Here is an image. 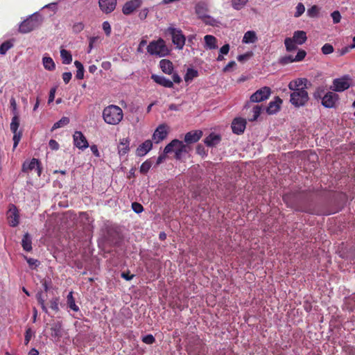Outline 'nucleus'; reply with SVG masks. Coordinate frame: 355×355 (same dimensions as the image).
Masks as SVG:
<instances>
[{"instance_id": "55", "label": "nucleus", "mask_w": 355, "mask_h": 355, "mask_svg": "<svg viewBox=\"0 0 355 355\" xmlns=\"http://www.w3.org/2000/svg\"><path fill=\"white\" fill-rule=\"evenodd\" d=\"M84 24L82 22H78L73 25V32L75 33H79L84 28Z\"/></svg>"}, {"instance_id": "8", "label": "nucleus", "mask_w": 355, "mask_h": 355, "mask_svg": "<svg viewBox=\"0 0 355 355\" xmlns=\"http://www.w3.org/2000/svg\"><path fill=\"white\" fill-rule=\"evenodd\" d=\"M42 24V17L39 14H33L26 19L24 20L19 28L21 33H28L38 28Z\"/></svg>"}, {"instance_id": "29", "label": "nucleus", "mask_w": 355, "mask_h": 355, "mask_svg": "<svg viewBox=\"0 0 355 355\" xmlns=\"http://www.w3.org/2000/svg\"><path fill=\"white\" fill-rule=\"evenodd\" d=\"M22 248L26 252H31L33 247H32V239L31 237V235L26 232L24 235V238H22Z\"/></svg>"}, {"instance_id": "7", "label": "nucleus", "mask_w": 355, "mask_h": 355, "mask_svg": "<svg viewBox=\"0 0 355 355\" xmlns=\"http://www.w3.org/2000/svg\"><path fill=\"white\" fill-rule=\"evenodd\" d=\"M307 40L306 34L303 31L294 32L292 37H286L284 40V44L288 52L295 51L297 44H303Z\"/></svg>"}, {"instance_id": "32", "label": "nucleus", "mask_w": 355, "mask_h": 355, "mask_svg": "<svg viewBox=\"0 0 355 355\" xmlns=\"http://www.w3.org/2000/svg\"><path fill=\"white\" fill-rule=\"evenodd\" d=\"M129 141L127 139L121 140L119 146V154L120 155H125L129 151Z\"/></svg>"}, {"instance_id": "45", "label": "nucleus", "mask_w": 355, "mask_h": 355, "mask_svg": "<svg viewBox=\"0 0 355 355\" xmlns=\"http://www.w3.org/2000/svg\"><path fill=\"white\" fill-rule=\"evenodd\" d=\"M151 167V162L150 160H146L142 163L139 168V171L141 173L146 174L148 173Z\"/></svg>"}, {"instance_id": "17", "label": "nucleus", "mask_w": 355, "mask_h": 355, "mask_svg": "<svg viewBox=\"0 0 355 355\" xmlns=\"http://www.w3.org/2000/svg\"><path fill=\"white\" fill-rule=\"evenodd\" d=\"M168 135L167 125L165 124L159 125L153 134V140L158 144L164 140Z\"/></svg>"}, {"instance_id": "2", "label": "nucleus", "mask_w": 355, "mask_h": 355, "mask_svg": "<svg viewBox=\"0 0 355 355\" xmlns=\"http://www.w3.org/2000/svg\"><path fill=\"white\" fill-rule=\"evenodd\" d=\"M284 202L288 207L295 209L297 211L305 212L311 214H318L311 206L304 205L306 196L304 193H299V196L295 194H286L283 196Z\"/></svg>"}, {"instance_id": "27", "label": "nucleus", "mask_w": 355, "mask_h": 355, "mask_svg": "<svg viewBox=\"0 0 355 355\" xmlns=\"http://www.w3.org/2000/svg\"><path fill=\"white\" fill-rule=\"evenodd\" d=\"M205 42V49H216L218 48L217 46V39L210 35H207L204 37Z\"/></svg>"}, {"instance_id": "12", "label": "nucleus", "mask_w": 355, "mask_h": 355, "mask_svg": "<svg viewBox=\"0 0 355 355\" xmlns=\"http://www.w3.org/2000/svg\"><path fill=\"white\" fill-rule=\"evenodd\" d=\"M19 127V117L17 114H15L12 117L11 123L10 124V129L13 133L12 140L14 149L17 146L22 137V132L21 130H18Z\"/></svg>"}, {"instance_id": "31", "label": "nucleus", "mask_w": 355, "mask_h": 355, "mask_svg": "<svg viewBox=\"0 0 355 355\" xmlns=\"http://www.w3.org/2000/svg\"><path fill=\"white\" fill-rule=\"evenodd\" d=\"M42 64L44 67L49 71H52L55 68L53 60L50 56H44L42 58Z\"/></svg>"}, {"instance_id": "16", "label": "nucleus", "mask_w": 355, "mask_h": 355, "mask_svg": "<svg viewBox=\"0 0 355 355\" xmlns=\"http://www.w3.org/2000/svg\"><path fill=\"white\" fill-rule=\"evenodd\" d=\"M7 218L8 224L10 227H17L19 223V214L17 208L15 205H10V209L7 212Z\"/></svg>"}, {"instance_id": "24", "label": "nucleus", "mask_w": 355, "mask_h": 355, "mask_svg": "<svg viewBox=\"0 0 355 355\" xmlns=\"http://www.w3.org/2000/svg\"><path fill=\"white\" fill-rule=\"evenodd\" d=\"M282 100L277 96L275 101H270L268 106L266 107V111L268 114H273L277 113L280 110V105Z\"/></svg>"}, {"instance_id": "57", "label": "nucleus", "mask_w": 355, "mask_h": 355, "mask_svg": "<svg viewBox=\"0 0 355 355\" xmlns=\"http://www.w3.org/2000/svg\"><path fill=\"white\" fill-rule=\"evenodd\" d=\"M121 277L126 280H131L135 277V275L131 274L130 272L128 270L123 272L122 274H121Z\"/></svg>"}, {"instance_id": "23", "label": "nucleus", "mask_w": 355, "mask_h": 355, "mask_svg": "<svg viewBox=\"0 0 355 355\" xmlns=\"http://www.w3.org/2000/svg\"><path fill=\"white\" fill-rule=\"evenodd\" d=\"M153 143L148 139L140 144L136 149V154L138 156H144L152 149Z\"/></svg>"}, {"instance_id": "43", "label": "nucleus", "mask_w": 355, "mask_h": 355, "mask_svg": "<svg viewBox=\"0 0 355 355\" xmlns=\"http://www.w3.org/2000/svg\"><path fill=\"white\" fill-rule=\"evenodd\" d=\"M321 51L324 55H329L334 53V46L330 43H325L321 48Z\"/></svg>"}, {"instance_id": "20", "label": "nucleus", "mask_w": 355, "mask_h": 355, "mask_svg": "<svg viewBox=\"0 0 355 355\" xmlns=\"http://www.w3.org/2000/svg\"><path fill=\"white\" fill-rule=\"evenodd\" d=\"M202 135L203 132L200 130L189 131L184 136V142L187 145L196 143L202 138Z\"/></svg>"}, {"instance_id": "30", "label": "nucleus", "mask_w": 355, "mask_h": 355, "mask_svg": "<svg viewBox=\"0 0 355 355\" xmlns=\"http://www.w3.org/2000/svg\"><path fill=\"white\" fill-rule=\"evenodd\" d=\"M73 291H70L67 295V304L72 309L73 311H78L80 310L79 306L76 304L75 299L73 295Z\"/></svg>"}, {"instance_id": "42", "label": "nucleus", "mask_w": 355, "mask_h": 355, "mask_svg": "<svg viewBox=\"0 0 355 355\" xmlns=\"http://www.w3.org/2000/svg\"><path fill=\"white\" fill-rule=\"evenodd\" d=\"M292 62H295L294 60V56L292 55L281 57L279 60V63L282 65H286Z\"/></svg>"}, {"instance_id": "48", "label": "nucleus", "mask_w": 355, "mask_h": 355, "mask_svg": "<svg viewBox=\"0 0 355 355\" xmlns=\"http://www.w3.org/2000/svg\"><path fill=\"white\" fill-rule=\"evenodd\" d=\"M51 304V309H53L55 313H58L59 311V298L58 297H54L50 301Z\"/></svg>"}, {"instance_id": "41", "label": "nucleus", "mask_w": 355, "mask_h": 355, "mask_svg": "<svg viewBox=\"0 0 355 355\" xmlns=\"http://www.w3.org/2000/svg\"><path fill=\"white\" fill-rule=\"evenodd\" d=\"M12 47V43L10 40L3 42L0 46V53L5 55Z\"/></svg>"}, {"instance_id": "58", "label": "nucleus", "mask_w": 355, "mask_h": 355, "mask_svg": "<svg viewBox=\"0 0 355 355\" xmlns=\"http://www.w3.org/2000/svg\"><path fill=\"white\" fill-rule=\"evenodd\" d=\"M148 12H149V10L148 8H144V9L141 10L140 12H139V19L141 20L146 19Z\"/></svg>"}, {"instance_id": "13", "label": "nucleus", "mask_w": 355, "mask_h": 355, "mask_svg": "<svg viewBox=\"0 0 355 355\" xmlns=\"http://www.w3.org/2000/svg\"><path fill=\"white\" fill-rule=\"evenodd\" d=\"M168 33L172 37V41L176 46L178 49H182L185 44L186 37L182 34L180 29L176 28L170 27L168 28Z\"/></svg>"}, {"instance_id": "63", "label": "nucleus", "mask_w": 355, "mask_h": 355, "mask_svg": "<svg viewBox=\"0 0 355 355\" xmlns=\"http://www.w3.org/2000/svg\"><path fill=\"white\" fill-rule=\"evenodd\" d=\"M350 49H352L350 48V46H349L344 47L340 50H338V55L342 56V55H345L346 53H347L349 52V51Z\"/></svg>"}, {"instance_id": "15", "label": "nucleus", "mask_w": 355, "mask_h": 355, "mask_svg": "<svg viewBox=\"0 0 355 355\" xmlns=\"http://www.w3.org/2000/svg\"><path fill=\"white\" fill-rule=\"evenodd\" d=\"M33 170L36 171L37 176H40L42 173V167L38 159L33 158L30 161L24 162V164H22V171L24 173H29Z\"/></svg>"}, {"instance_id": "59", "label": "nucleus", "mask_w": 355, "mask_h": 355, "mask_svg": "<svg viewBox=\"0 0 355 355\" xmlns=\"http://www.w3.org/2000/svg\"><path fill=\"white\" fill-rule=\"evenodd\" d=\"M72 75L71 72H64L62 73V79L65 84H67L71 79Z\"/></svg>"}, {"instance_id": "11", "label": "nucleus", "mask_w": 355, "mask_h": 355, "mask_svg": "<svg viewBox=\"0 0 355 355\" xmlns=\"http://www.w3.org/2000/svg\"><path fill=\"white\" fill-rule=\"evenodd\" d=\"M352 85V79L349 76H345L333 80V84L330 86L329 89L336 92H343L348 89Z\"/></svg>"}, {"instance_id": "52", "label": "nucleus", "mask_w": 355, "mask_h": 355, "mask_svg": "<svg viewBox=\"0 0 355 355\" xmlns=\"http://www.w3.org/2000/svg\"><path fill=\"white\" fill-rule=\"evenodd\" d=\"M142 342L148 345H151L155 342V338L153 335L148 334L142 338Z\"/></svg>"}, {"instance_id": "3", "label": "nucleus", "mask_w": 355, "mask_h": 355, "mask_svg": "<svg viewBox=\"0 0 355 355\" xmlns=\"http://www.w3.org/2000/svg\"><path fill=\"white\" fill-rule=\"evenodd\" d=\"M123 110L120 107L110 104L103 111L104 121L109 125H118L123 120Z\"/></svg>"}, {"instance_id": "6", "label": "nucleus", "mask_w": 355, "mask_h": 355, "mask_svg": "<svg viewBox=\"0 0 355 355\" xmlns=\"http://www.w3.org/2000/svg\"><path fill=\"white\" fill-rule=\"evenodd\" d=\"M147 51L151 55L164 57L169 54V50L162 38L152 40L147 46Z\"/></svg>"}, {"instance_id": "36", "label": "nucleus", "mask_w": 355, "mask_h": 355, "mask_svg": "<svg viewBox=\"0 0 355 355\" xmlns=\"http://www.w3.org/2000/svg\"><path fill=\"white\" fill-rule=\"evenodd\" d=\"M60 56L62 60V63L64 64H69L72 62V55L71 53L66 49L60 51Z\"/></svg>"}, {"instance_id": "18", "label": "nucleus", "mask_w": 355, "mask_h": 355, "mask_svg": "<svg viewBox=\"0 0 355 355\" xmlns=\"http://www.w3.org/2000/svg\"><path fill=\"white\" fill-rule=\"evenodd\" d=\"M247 121L244 118L236 117L232 123V131L234 134L239 135L243 134L246 128Z\"/></svg>"}, {"instance_id": "44", "label": "nucleus", "mask_w": 355, "mask_h": 355, "mask_svg": "<svg viewBox=\"0 0 355 355\" xmlns=\"http://www.w3.org/2000/svg\"><path fill=\"white\" fill-rule=\"evenodd\" d=\"M248 0H232V6L236 10H239L245 6Z\"/></svg>"}, {"instance_id": "51", "label": "nucleus", "mask_w": 355, "mask_h": 355, "mask_svg": "<svg viewBox=\"0 0 355 355\" xmlns=\"http://www.w3.org/2000/svg\"><path fill=\"white\" fill-rule=\"evenodd\" d=\"M132 209L136 214H140L144 211V207L141 204L134 202L132 203Z\"/></svg>"}, {"instance_id": "19", "label": "nucleus", "mask_w": 355, "mask_h": 355, "mask_svg": "<svg viewBox=\"0 0 355 355\" xmlns=\"http://www.w3.org/2000/svg\"><path fill=\"white\" fill-rule=\"evenodd\" d=\"M74 145L79 149H86L89 146L87 140L81 131H76L73 134Z\"/></svg>"}, {"instance_id": "53", "label": "nucleus", "mask_w": 355, "mask_h": 355, "mask_svg": "<svg viewBox=\"0 0 355 355\" xmlns=\"http://www.w3.org/2000/svg\"><path fill=\"white\" fill-rule=\"evenodd\" d=\"M196 153L198 155H200L202 157L207 155V153L206 152L205 147L202 144H198L196 148Z\"/></svg>"}, {"instance_id": "49", "label": "nucleus", "mask_w": 355, "mask_h": 355, "mask_svg": "<svg viewBox=\"0 0 355 355\" xmlns=\"http://www.w3.org/2000/svg\"><path fill=\"white\" fill-rule=\"evenodd\" d=\"M306 53L304 50H299L297 53L296 55L294 56V60L295 62H302L306 56Z\"/></svg>"}, {"instance_id": "10", "label": "nucleus", "mask_w": 355, "mask_h": 355, "mask_svg": "<svg viewBox=\"0 0 355 355\" xmlns=\"http://www.w3.org/2000/svg\"><path fill=\"white\" fill-rule=\"evenodd\" d=\"M272 93L268 86H263L250 96V101L245 104V108L248 109L250 103H259L268 99Z\"/></svg>"}, {"instance_id": "62", "label": "nucleus", "mask_w": 355, "mask_h": 355, "mask_svg": "<svg viewBox=\"0 0 355 355\" xmlns=\"http://www.w3.org/2000/svg\"><path fill=\"white\" fill-rule=\"evenodd\" d=\"M98 40V37H92L89 39V51H88V53H90L91 51L94 48V43L97 41Z\"/></svg>"}, {"instance_id": "50", "label": "nucleus", "mask_w": 355, "mask_h": 355, "mask_svg": "<svg viewBox=\"0 0 355 355\" xmlns=\"http://www.w3.org/2000/svg\"><path fill=\"white\" fill-rule=\"evenodd\" d=\"M33 334H34V333L31 328H28L26 330L25 334H24V345H27L29 343L30 340L31 339Z\"/></svg>"}, {"instance_id": "25", "label": "nucleus", "mask_w": 355, "mask_h": 355, "mask_svg": "<svg viewBox=\"0 0 355 355\" xmlns=\"http://www.w3.org/2000/svg\"><path fill=\"white\" fill-rule=\"evenodd\" d=\"M221 141V136L216 133H209L207 137L205 138L204 142L209 147L216 146Z\"/></svg>"}, {"instance_id": "4", "label": "nucleus", "mask_w": 355, "mask_h": 355, "mask_svg": "<svg viewBox=\"0 0 355 355\" xmlns=\"http://www.w3.org/2000/svg\"><path fill=\"white\" fill-rule=\"evenodd\" d=\"M191 149L189 145L175 139L166 146L164 148V153L168 154L174 151L175 159H180L182 154L188 153Z\"/></svg>"}, {"instance_id": "39", "label": "nucleus", "mask_w": 355, "mask_h": 355, "mask_svg": "<svg viewBox=\"0 0 355 355\" xmlns=\"http://www.w3.org/2000/svg\"><path fill=\"white\" fill-rule=\"evenodd\" d=\"M325 93L326 92H325L324 87L320 86V87H318L315 89V91L314 92L313 96V98L315 99L320 100L322 101V97L324 96Z\"/></svg>"}, {"instance_id": "34", "label": "nucleus", "mask_w": 355, "mask_h": 355, "mask_svg": "<svg viewBox=\"0 0 355 355\" xmlns=\"http://www.w3.org/2000/svg\"><path fill=\"white\" fill-rule=\"evenodd\" d=\"M262 111V106L255 105L252 109V116H248V121L250 122L255 121L257 120V118L259 116Z\"/></svg>"}, {"instance_id": "33", "label": "nucleus", "mask_w": 355, "mask_h": 355, "mask_svg": "<svg viewBox=\"0 0 355 355\" xmlns=\"http://www.w3.org/2000/svg\"><path fill=\"white\" fill-rule=\"evenodd\" d=\"M198 76V71L193 68H189L184 76V80L187 83L191 82L193 78Z\"/></svg>"}, {"instance_id": "46", "label": "nucleus", "mask_w": 355, "mask_h": 355, "mask_svg": "<svg viewBox=\"0 0 355 355\" xmlns=\"http://www.w3.org/2000/svg\"><path fill=\"white\" fill-rule=\"evenodd\" d=\"M318 9L317 6H313L311 8H309L306 11L307 16L311 18H315L318 15Z\"/></svg>"}, {"instance_id": "5", "label": "nucleus", "mask_w": 355, "mask_h": 355, "mask_svg": "<svg viewBox=\"0 0 355 355\" xmlns=\"http://www.w3.org/2000/svg\"><path fill=\"white\" fill-rule=\"evenodd\" d=\"M187 351L189 355H202L207 352V347L203 340L195 335L189 338Z\"/></svg>"}, {"instance_id": "9", "label": "nucleus", "mask_w": 355, "mask_h": 355, "mask_svg": "<svg viewBox=\"0 0 355 355\" xmlns=\"http://www.w3.org/2000/svg\"><path fill=\"white\" fill-rule=\"evenodd\" d=\"M195 10L198 18L202 19V21L207 25L214 26H218L219 24L216 19L208 15V8L206 4L202 3H198L196 6Z\"/></svg>"}, {"instance_id": "40", "label": "nucleus", "mask_w": 355, "mask_h": 355, "mask_svg": "<svg viewBox=\"0 0 355 355\" xmlns=\"http://www.w3.org/2000/svg\"><path fill=\"white\" fill-rule=\"evenodd\" d=\"M75 66L77 68V73H76V78L78 80H82L84 78V67L83 64L79 61H76L74 62Z\"/></svg>"}, {"instance_id": "26", "label": "nucleus", "mask_w": 355, "mask_h": 355, "mask_svg": "<svg viewBox=\"0 0 355 355\" xmlns=\"http://www.w3.org/2000/svg\"><path fill=\"white\" fill-rule=\"evenodd\" d=\"M151 79L156 83L161 85L165 87L171 88L173 87V82L164 78V76L152 75Z\"/></svg>"}, {"instance_id": "64", "label": "nucleus", "mask_w": 355, "mask_h": 355, "mask_svg": "<svg viewBox=\"0 0 355 355\" xmlns=\"http://www.w3.org/2000/svg\"><path fill=\"white\" fill-rule=\"evenodd\" d=\"M49 146L51 149H58L59 148V144L53 139H51L49 141Z\"/></svg>"}, {"instance_id": "1", "label": "nucleus", "mask_w": 355, "mask_h": 355, "mask_svg": "<svg viewBox=\"0 0 355 355\" xmlns=\"http://www.w3.org/2000/svg\"><path fill=\"white\" fill-rule=\"evenodd\" d=\"M306 78H297L289 82L288 87L291 91L290 94V103L295 107H304L307 105L309 96L307 89Z\"/></svg>"}, {"instance_id": "54", "label": "nucleus", "mask_w": 355, "mask_h": 355, "mask_svg": "<svg viewBox=\"0 0 355 355\" xmlns=\"http://www.w3.org/2000/svg\"><path fill=\"white\" fill-rule=\"evenodd\" d=\"M331 18H333L334 24H338L340 21L341 15L338 10H334L331 13Z\"/></svg>"}, {"instance_id": "35", "label": "nucleus", "mask_w": 355, "mask_h": 355, "mask_svg": "<svg viewBox=\"0 0 355 355\" xmlns=\"http://www.w3.org/2000/svg\"><path fill=\"white\" fill-rule=\"evenodd\" d=\"M257 37L254 31H248L245 33L243 42V43H254L257 40Z\"/></svg>"}, {"instance_id": "28", "label": "nucleus", "mask_w": 355, "mask_h": 355, "mask_svg": "<svg viewBox=\"0 0 355 355\" xmlns=\"http://www.w3.org/2000/svg\"><path fill=\"white\" fill-rule=\"evenodd\" d=\"M160 67L164 73L171 74L173 71V64L169 60H161L159 62Z\"/></svg>"}, {"instance_id": "22", "label": "nucleus", "mask_w": 355, "mask_h": 355, "mask_svg": "<svg viewBox=\"0 0 355 355\" xmlns=\"http://www.w3.org/2000/svg\"><path fill=\"white\" fill-rule=\"evenodd\" d=\"M117 0H98V5L101 10L105 12H112L116 6Z\"/></svg>"}, {"instance_id": "60", "label": "nucleus", "mask_w": 355, "mask_h": 355, "mask_svg": "<svg viewBox=\"0 0 355 355\" xmlns=\"http://www.w3.org/2000/svg\"><path fill=\"white\" fill-rule=\"evenodd\" d=\"M230 51V44H223L221 48L219 49V53L221 54H227Z\"/></svg>"}, {"instance_id": "61", "label": "nucleus", "mask_w": 355, "mask_h": 355, "mask_svg": "<svg viewBox=\"0 0 355 355\" xmlns=\"http://www.w3.org/2000/svg\"><path fill=\"white\" fill-rule=\"evenodd\" d=\"M250 55H251V53H250L239 55L237 56V60L240 62H244V60H247V59L249 58Z\"/></svg>"}, {"instance_id": "47", "label": "nucleus", "mask_w": 355, "mask_h": 355, "mask_svg": "<svg viewBox=\"0 0 355 355\" xmlns=\"http://www.w3.org/2000/svg\"><path fill=\"white\" fill-rule=\"evenodd\" d=\"M305 10L306 8H304V5L302 3H299L296 6V11L294 13V17L296 18L300 17Z\"/></svg>"}, {"instance_id": "21", "label": "nucleus", "mask_w": 355, "mask_h": 355, "mask_svg": "<svg viewBox=\"0 0 355 355\" xmlns=\"http://www.w3.org/2000/svg\"><path fill=\"white\" fill-rule=\"evenodd\" d=\"M141 0H129L122 8L123 13L124 15L132 13L137 8L141 6Z\"/></svg>"}, {"instance_id": "37", "label": "nucleus", "mask_w": 355, "mask_h": 355, "mask_svg": "<svg viewBox=\"0 0 355 355\" xmlns=\"http://www.w3.org/2000/svg\"><path fill=\"white\" fill-rule=\"evenodd\" d=\"M61 330L62 327L60 322L52 324L51 327V336L60 337L61 336Z\"/></svg>"}, {"instance_id": "38", "label": "nucleus", "mask_w": 355, "mask_h": 355, "mask_svg": "<svg viewBox=\"0 0 355 355\" xmlns=\"http://www.w3.org/2000/svg\"><path fill=\"white\" fill-rule=\"evenodd\" d=\"M69 123V117L62 116L60 121H58V122L55 123L53 125V126L51 128V130H54L57 128L64 127V126L67 125Z\"/></svg>"}, {"instance_id": "14", "label": "nucleus", "mask_w": 355, "mask_h": 355, "mask_svg": "<svg viewBox=\"0 0 355 355\" xmlns=\"http://www.w3.org/2000/svg\"><path fill=\"white\" fill-rule=\"evenodd\" d=\"M339 100L340 97L338 94L331 90L325 93L322 97L321 105L325 108H336Z\"/></svg>"}, {"instance_id": "56", "label": "nucleus", "mask_w": 355, "mask_h": 355, "mask_svg": "<svg viewBox=\"0 0 355 355\" xmlns=\"http://www.w3.org/2000/svg\"><path fill=\"white\" fill-rule=\"evenodd\" d=\"M103 29L107 36H110L111 34V26L108 21H104L103 23Z\"/></svg>"}]
</instances>
